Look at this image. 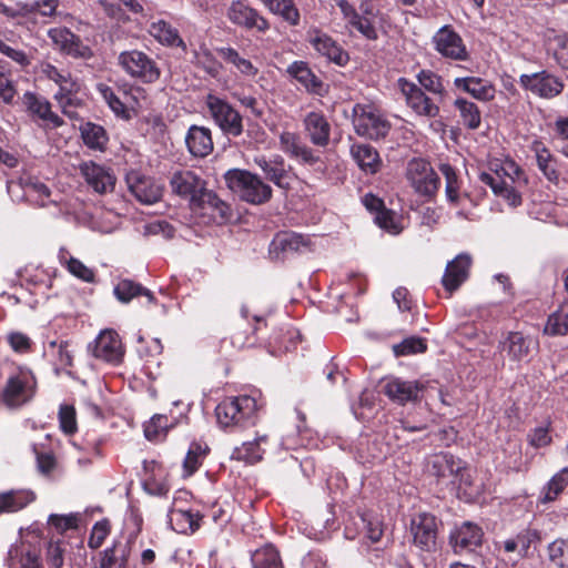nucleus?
<instances>
[{
	"mask_svg": "<svg viewBox=\"0 0 568 568\" xmlns=\"http://www.w3.org/2000/svg\"><path fill=\"white\" fill-rule=\"evenodd\" d=\"M258 406L248 395L226 397L215 408L219 425L223 428L246 427L255 423Z\"/></svg>",
	"mask_w": 568,
	"mask_h": 568,
	"instance_id": "obj_1",
	"label": "nucleus"
},
{
	"mask_svg": "<svg viewBox=\"0 0 568 568\" xmlns=\"http://www.w3.org/2000/svg\"><path fill=\"white\" fill-rule=\"evenodd\" d=\"M225 182L247 203L258 205L268 202L272 197V187L261 176L248 171L230 170L225 173Z\"/></svg>",
	"mask_w": 568,
	"mask_h": 568,
	"instance_id": "obj_2",
	"label": "nucleus"
},
{
	"mask_svg": "<svg viewBox=\"0 0 568 568\" xmlns=\"http://www.w3.org/2000/svg\"><path fill=\"white\" fill-rule=\"evenodd\" d=\"M353 126L359 136L371 140L383 139L390 130V123L378 108L362 103L353 108Z\"/></svg>",
	"mask_w": 568,
	"mask_h": 568,
	"instance_id": "obj_3",
	"label": "nucleus"
},
{
	"mask_svg": "<svg viewBox=\"0 0 568 568\" xmlns=\"http://www.w3.org/2000/svg\"><path fill=\"white\" fill-rule=\"evenodd\" d=\"M210 118L226 136L237 138L243 133V118L226 100L209 94L205 101Z\"/></svg>",
	"mask_w": 568,
	"mask_h": 568,
	"instance_id": "obj_4",
	"label": "nucleus"
},
{
	"mask_svg": "<svg viewBox=\"0 0 568 568\" xmlns=\"http://www.w3.org/2000/svg\"><path fill=\"white\" fill-rule=\"evenodd\" d=\"M119 65L132 78L143 83L159 80L161 71L155 61L139 50L123 51L118 57Z\"/></svg>",
	"mask_w": 568,
	"mask_h": 568,
	"instance_id": "obj_5",
	"label": "nucleus"
},
{
	"mask_svg": "<svg viewBox=\"0 0 568 568\" xmlns=\"http://www.w3.org/2000/svg\"><path fill=\"white\" fill-rule=\"evenodd\" d=\"M410 534L413 544L422 551L434 552L437 550V520L436 517L420 513L410 520Z\"/></svg>",
	"mask_w": 568,
	"mask_h": 568,
	"instance_id": "obj_6",
	"label": "nucleus"
},
{
	"mask_svg": "<svg viewBox=\"0 0 568 568\" xmlns=\"http://www.w3.org/2000/svg\"><path fill=\"white\" fill-rule=\"evenodd\" d=\"M519 83L534 95L548 100L558 97L565 87L559 77L545 70L531 74H521Z\"/></svg>",
	"mask_w": 568,
	"mask_h": 568,
	"instance_id": "obj_7",
	"label": "nucleus"
},
{
	"mask_svg": "<svg viewBox=\"0 0 568 568\" xmlns=\"http://www.w3.org/2000/svg\"><path fill=\"white\" fill-rule=\"evenodd\" d=\"M407 179L414 190L425 196H433L438 187L440 180L430 164L420 159H414L407 166Z\"/></svg>",
	"mask_w": 568,
	"mask_h": 568,
	"instance_id": "obj_8",
	"label": "nucleus"
},
{
	"mask_svg": "<svg viewBox=\"0 0 568 568\" xmlns=\"http://www.w3.org/2000/svg\"><path fill=\"white\" fill-rule=\"evenodd\" d=\"M432 43L436 52L445 59L455 61L468 59L464 40L450 26L439 28L432 37Z\"/></svg>",
	"mask_w": 568,
	"mask_h": 568,
	"instance_id": "obj_9",
	"label": "nucleus"
},
{
	"mask_svg": "<svg viewBox=\"0 0 568 568\" xmlns=\"http://www.w3.org/2000/svg\"><path fill=\"white\" fill-rule=\"evenodd\" d=\"M33 384V377L27 371H19L17 374L11 375L2 392L3 403L10 408L28 403L34 393Z\"/></svg>",
	"mask_w": 568,
	"mask_h": 568,
	"instance_id": "obj_10",
	"label": "nucleus"
},
{
	"mask_svg": "<svg viewBox=\"0 0 568 568\" xmlns=\"http://www.w3.org/2000/svg\"><path fill=\"white\" fill-rule=\"evenodd\" d=\"M48 37L55 49L73 59L89 60L93 57V50L68 28H52Z\"/></svg>",
	"mask_w": 568,
	"mask_h": 568,
	"instance_id": "obj_11",
	"label": "nucleus"
},
{
	"mask_svg": "<svg viewBox=\"0 0 568 568\" xmlns=\"http://www.w3.org/2000/svg\"><path fill=\"white\" fill-rule=\"evenodd\" d=\"M397 83L402 94L405 97L406 104L417 115L436 118L439 114V106L416 83L405 78H399Z\"/></svg>",
	"mask_w": 568,
	"mask_h": 568,
	"instance_id": "obj_12",
	"label": "nucleus"
},
{
	"mask_svg": "<svg viewBox=\"0 0 568 568\" xmlns=\"http://www.w3.org/2000/svg\"><path fill=\"white\" fill-rule=\"evenodd\" d=\"M306 40L317 53L337 65H345L349 61L348 53L331 36L317 28L307 31Z\"/></svg>",
	"mask_w": 568,
	"mask_h": 568,
	"instance_id": "obj_13",
	"label": "nucleus"
},
{
	"mask_svg": "<svg viewBox=\"0 0 568 568\" xmlns=\"http://www.w3.org/2000/svg\"><path fill=\"white\" fill-rule=\"evenodd\" d=\"M383 393L394 403L405 405L416 402L424 389V385L417 381H404L399 377H388L383 381Z\"/></svg>",
	"mask_w": 568,
	"mask_h": 568,
	"instance_id": "obj_14",
	"label": "nucleus"
},
{
	"mask_svg": "<svg viewBox=\"0 0 568 568\" xmlns=\"http://www.w3.org/2000/svg\"><path fill=\"white\" fill-rule=\"evenodd\" d=\"M125 181L130 192L143 204H153L162 196V187L139 171L128 172Z\"/></svg>",
	"mask_w": 568,
	"mask_h": 568,
	"instance_id": "obj_15",
	"label": "nucleus"
},
{
	"mask_svg": "<svg viewBox=\"0 0 568 568\" xmlns=\"http://www.w3.org/2000/svg\"><path fill=\"white\" fill-rule=\"evenodd\" d=\"M227 18L236 26L246 29H257L261 32L268 30V21L244 1H233L227 10Z\"/></svg>",
	"mask_w": 568,
	"mask_h": 568,
	"instance_id": "obj_16",
	"label": "nucleus"
},
{
	"mask_svg": "<svg viewBox=\"0 0 568 568\" xmlns=\"http://www.w3.org/2000/svg\"><path fill=\"white\" fill-rule=\"evenodd\" d=\"M92 354L95 358L119 364L124 355L119 334L113 329H104L95 338Z\"/></svg>",
	"mask_w": 568,
	"mask_h": 568,
	"instance_id": "obj_17",
	"label": "nucleus"
},
{
	"mask_svg": "<svg viewBox=\"0 0 568 568\" xmlns=\"http://www.w3.org/2000/svg\"><path fill=\"white\" fill-rule=\"evenodd\" d=\"M38 69L41 79H45L58 85L59 90L54 93V95H70L71 93L79 92L80 84L72 77L69 70L59 69L58 67L48 61L41 62Z\"/></svg>",
	"mask_w": 568,
	"mask_h": 568,
	"instance_id": "obj_18",
	"label": "nucleus"
},
{
	"mask_svg": "<svg viewBox=\"0 0 568 568\" xmlns=\"http://www.w3.org/2000/svg\"><path fill=\"white\" fill-rule=\"evenodd\" d=\"M483 530L477 525L465 521L450 532L449 542L455 554L473 551L481 545Z\"/></svg>",
	"mask_w": 568,
	"mask_h": 568,
	"instance_id": "obj_19",
	"label": "nucleus"
},
{
	"mask_svg": "<svg viewBox=\"0 0 568 568\" xmlns=\"http://www.w3.org/2000/svg\"><path fill=\"white\" fill-rule=\"evenodd\" d=\"M172 191L183 197H190L193 203L205 190L204 182L191 170H178L170 178Z\"/></svg>",
	"mask_w": 568,
	"mask_h": 568,
	"instance_id": "obj_20",
	"label": "nucleus"
},
{
	"mask_svg": "<svg viewBox=\"0 0 568 568\" xmlns=\"http://www.w3.org/2000/svg\"><path fill=\"white\" fill-rule=\"evenodd\" d=\"M85 182L100 194L112 192L115 185V176L110 169L94 162H85L80 166Z\"/></svg>",
	"mask_w": 568,
	"mask_h": 568,
	"instance_id": "obj_21",
	"label": "nucleus"
},
{
	"mask_svg": "<svg viewBox=\"0 0 568 568\" xmlns=\"http://www.w3.org/2000/svg\"><path fill=\"white\" fill-rule=\"evenodd\" d=\"M471 265V257L462 253L446 265L442 280L443 286L449 293L456 291L468 277Z\"/></svg>",
	"mask_w": 568,
	"mask_h": 568,
	"instance_id": "obj_22",
	"label": "nucleus"
},
{
	"mask_svg": "<svg viewBox=\"0 0 568 568\" xmlns=\"http://www.w3.org/2000/svg\"><path fill=\"white\" fill-rule=\"evenodd\" d=\"M286 72L308 93L321 97L326 93L324 82L312 71L307 62L294 61L287 67Z\"/></svg>",
	"mask_w": 568,
	"mask_h": 568,
	"instance_id": "obj_23",
	"label": "nucleus"
},
{
	"mask_svg": "<svg viewBox=\"0 0 568 568\" xmlns=\"http://www.w3.org/2000/svg\"><path fill=\"white\" fill-rule=\"evenodd\" d=\"M280 144L283 152L303 164L313 165L320 160V156L293 132H283L280 135Z\"/></svg>",
	"mask_w": 568,
	"mask_h": 568,
	"instance_id": "obj_24",
	"label": "nucleus"
},
{
	"mask_svg": "<svg viewBox=\"0 0 568 568\" xmlns=\"http://www.w3.org/2000/svg\"><path fill=\"white\" fill-rule=\"evenodd\" d=\"M254 163L263 171L266 179L281 189H288V172L285 161L281 155L266 158L264 155L255 156Z\"/></svg>",
	"mask_w": 568,
	"mask_h": 568,
	"instance_id": "obj_25",
	"label": "nucleus"
},
{
	"mask_svg": "<svg viewBox=\"0 0 568 568\" xmlns=\"http://www.w3.org/2000/svg\"><path fill=\"white\" fill-rule=\"evenodd\" d=\"M185 144L193 156H207L213 151L211 130L205 126L191 125L185 135Z\"/></svg>",
	"mask_w": 568,
	"mask_h": 568,
	"instance_id": "obj_26",
	"label": "nucleus"
},
{
	"mask_svg": "<svg viewBox=\"0 0 568 568\" xmlns=\"http://www.w3.org/2000/svg\"><path fill=\"white\" fill-rule=\"evenodd\" d=\"M303 122L314 145L325 148L329 143L331 125L322 112L307 113Z\"/></svg>",
	"mask_w": 568,
	"mask_h": 568,
	"instance_id": "obj_27",
	"label": "nucleus"
},
{
	"mask_svg": "<svg viewBox=\"0 0 568 568\" xmlns=\"http://www.w3.org/2000/svg\"><path fill=\"white\" fill-rule=\"evenodd\" d=\"M454 85L481 102H489L495 99V87L489 81L481 78H456Z\"/></svg>",
	"mask_w": 568,
	"mask_h": 568,
	"instance_id": "obj_28",
	"label": "nucleus"
},
{
	"mask_svg": "<svg viewBox=\"0 0 568 568\" xmlns=\"http://www.w3.org/2000/svg\"><path fill=\"white\" fill-rule=\"evenodd\" d=\"M536 341L524 336L519 332H510L507 337L501 342V349L507 352L513 361H525L528 358L531 351L536 348Z\"/></svg>",
	"mask_w": 568,
	"mask_h": 568,
	"instance_id": "obj_29",
	"label": "nucleus"
},
{
	"mask_svg": "<svg viewBox=\"0 0 568 568\" xmlns=\"http://www.w3.org/2000/svg\"><path fill=\"white\" fill-rule=\"evenodd\" d=\"M24 103L28 110L42 120L45 125H50L51 128H60L63 125V120L57 113L52 112L51 104L47 99L27 92L24 94Z\"/></svg>",
	"mask_w": 568,
	"mask_h": 568,
	"instance_id": "obj_30",
	"label": "nucleus"
},
{
	"mask_svg": "<svg viewBox=\"0 0 568 568\" xmlns=\"http://www.w3.org/2000/svg\"><path fill=\"white\" fill-rule=\"evenodd\" d=\"M427 467L433 476L442 479L457 476L464 468V464L448 453H440L430 457Z\"/></svg>",
	"mask_w": 568,
	"mask_h": 568,
	"instance_id": "obj_31",
	"label": "nucleus"
},
{
	"mask_svg": "<svg viewBox=\"0 0 568 568\" xmlns=\"http://www.w3.org/2000/svg\"><path fill=\"white\" fill-rule=\"evenodd\" d=\"M306 246L303 235L294 232H281L275 235L270 244V255L278 260L282 254L297 252Z\"/></svg>",
	"mask_w": 568,
	"mask_h": 568,
	"instance_id": "obj_32",
	"label": "nucleus"
},
{
	"mask_svg": "<svg viewBox=\"0 0 568 568\" xmlns=\"http://www.w3.org/2000/svg\"><path fill=\"white\" fill-rule=\"evenodd\" d=\"M351 154L365 173L375 174L381 168L379 154L372 145L354 144Z\"/></svg>",
	"mask_w": 568,
	"mask_h": 568,
	"instance_id": "obj_33",
	"label": "nucleus"
},
{
	"mask_svg": "<svg viewBox=\"0 0 568 568\" xmlns=\"http://www.w3.org/2000/svg\"><path fill=\"white\" fill-rule=\"evenodd\" d=\"M197 203L205 213L211 214L219 223L225 222L230 217V207L215 193L204 190L199 195Z\"/></svg>",
	"mask_w": 568,
	"mask_h": 568,
	"instance_id": "obj_34",
	"label": "nucleus"
},
{
	"mask_svg": "<svg viewBox=\"0 0 568 568\" xmlns=\"http://www.w3.org/2000/svg\"><path fill=\"white\" fill-rule=\"evenodd\" d=\"M267 442L268 437L266 435L257 436L252 442H245L241 446L234 448L232 458L248 464H255L262 459L265 452L263 446H265Z\"/></svg>",
	"mask_w": 568,
	"mask_h": 568,
	"instance_id": "obj_35",
	"label": "nucleus"
},
{
	"mask_svg": "<svg viewBox=\"0 0 568 568\" xmlns=\"http://www.w3.org/2000/svg\"><path fill=\"white\" fill-rule=\"evenodd\" d=\"M150 33L162 44L179 47L184 51L186 50V44L180 37L179 31L164 20L152 22Z\"/></svg>",
	"mask_w": 568,
	"mask_h": 568,
	"instance_id": "obj_36",
	"label": "nucleus"
},
{
	"mask_svg": "<svg viewBox=\"0 0 568 568\" xmlns=\"http://www.w3.org/2000/svg\"><path fill=\"white\" fill-rule=\"evenodd\" d=\"M113 293L121 303H129L132 298L138 296L146 297L149 304H152L155 301V297L150 290L131 280H121L114 286Z\"/></svg>",
	"mask_w": 568,
	"mask_h": 568,
	"instance_id": "obj_37",
	"label": "nucleus"
},
{
	"mask_svg": "<svg viewBox=\"0 0 568 568\" xmlns=\"http://www.w3.org/2000/svg\"><path fill=\"white\" fill-rule=\"evenodd\" d=\"M83 143L92 150L103 151L106 148L109 136L102 125L85 122L80 126Z\"/></svg>",
	"mask_w": 568,
	"mask_h": 568,
	"instance_id": "obj_38",
	"label": "nucleus"
},
{
	"mask_svg": "<svg viewBox=\"0 0 568 568\" xmlns=\"http://www.w3.org/2000/svg\"><path fill=\"white\" fill-rule=\"evenodd\" d=\"M217 53L225 62L232 64L244 77L254 78L258 73V69L248 59L242 57L234 48H219Z\"/></svg>",
	"mask_w": 568,
	"mask_h": 568,
	"instance_id": "obj_39",
	"label": "nucleus"
},
{
	"mask_svg": "<svg viewBox=\"0 0 568 568\" xmlns=\"http://www.w3.org/2000/svg\"><path fill=\"white\" fill-rule=\"evenodd\" d=\"M567 486L568 467H564L558 473H556L545 485L540 493L539 501L541 504H547L556 500Z\"/></svg>",
	"mask_w": 568,
	"mask_h": 568,
	"instance_id": "obj_40",
	"label": "nucleus"
},
{
	"mask_svg": "<svg viewBox=\"0 0 568 568\" xmlns=\"http://www.w3.org/2000/svg\"><path fill=\"white\" fill-rule=\"evenodd\" d=\"M34 494L29 490L8 491L0 494V514L14 513L33 501Z\"/></svg>",
	"mask_w": 568,
	"mask_h": 568,
	"instance_id": "obj_41",
	"label": "nucleus"
},
{
	"mask_svg": "<svg viewBox=\"0 0 568 568\" xmlns=\"http://www.w3.org/2000/svg\"><path fill=\"white\" fill-rule=\"evenodd\" d=\"M531 150L535 152L538 169L545 178L550 182L558 180V173L555 169L554 158L550 151L540 141H534Z\"/></svg>",
	"mask_w": 568,
	"mask_h": 568,
	"instance_id": "obj_42",
	"label": "nucleus"
},
{
	"mask_svg": "<svg viewBox=\"0 0 568 568\" xmlns=\"http://www.w3.org/2000/svg\"><path fill=\"white\" fill-rule=\"evenodd\" d=\"M59 0H33L21 3V12L24 16L36 14L52 21L59 16Z\"/></svg>",
	"mask_w": 568,
	"mask_h": 568,
	"instance_id": "obj_43",
	"label": "nucleus"
},
{
	"mask_svg": "<svg viewBox=\"0 0 568 568\" xmlns=\"http://www.w3.org/2000/svg\"><path fill=\"white\" fill-rule=\"evenodd\" d=\"M201 516L191 510H172L170 521L175 525L174 529L180 534L194 532L200 527Z\"/></svg>",
	"mask_w": 568,
	"mask_h": 568,
	"instance_id": "obj_44",
	"label": "nucleus"
},
{
	"mask_svg": "<svg viewBox=\"0 0 568 568\" xmlns=\"http://www.w3.org/2000/svg\"><path fill=\"white\" fill-rule=\"evenodd\" d=\"M544 332L548 335L568 334V301L562 302L559 307L548 316Z\"/></svg>",
	"mask_w": 568,
	"mask_h": 568,
	"instance_id": "obj_45",
	"label": "nucleus"
},
{
	"mask_svg": "<svg viewBox=\"0 0 568 568\" xmlns=\"http://www.w3.org/2000/svg\"><path fill=\"white\" fill-rule=\"evenodd\" d=\"M455 108L459 111L463 124L470 130H476L481 123V113L478 106L466 99L458 98L454 102Z\"/></svg>",
	"mask_w": 568,
	"mask_h": 568,
	"instance_id": "obj_46",
	"label": "nucleus"
},
{
	"mask_svg": "<svg viewBox=\"0 0 568 568\" xmlns=\"http://www.w3.org/2000/svg\"><path fill=\"white\" fill-rule=\"evenodd\" d=\"M19 560L22 568H41L39 554L36 550L23 551L22 545H12L8 551V566L11 568Z\"/></svg>",
	"mask_w": 568,
	"mask_h": 568,
	"instance_id": "obj_47",
	"label": "nucleus"
},
{
	"mask_svg": "<svg viewBox=\"0 0 568 568\" xmlns=\"http://www.w3.org/2000/svg\"><path fill=\"white\" fill-rule=\"evenodd\" d=\"M439 171L445 178V194L448 202L457 204L460 195V181L456 170L448 163H442Z\"/></svg>",
	"mask_w": 568,
	"mask_h": 568,
	"instance_id": "obj_48",
	"label": "nucleus"
},
{
	"mask_svg": "<svg viewBox=\"0 0 568 568\" xmlns=\"http://www.w3.org/2000/svg\"><path fill=\"white\" fill-rule=\"evenodd\" d=\"M253 568H283L278 551L271 545L257 549L251 557Z\"/></svg>",
	"mask_w": 568,
	"mask_h": 568,
	"instance_id": "obj_49",
	"label": "nucleus"
},
{
	"mask_svg": "<svg viewBox=\"0 0 568 568\" xmlns=\"http://www.w3.org/2000/svg\"><path fill=\"white\" fill-rule=\"evenodd\" d=\"M128 555L126 545L114 544L103 551L100 568H122L126 562Z\"/></svg>",
	"mask_w": 568,
	"mask_h": 568,
	"instance_id": "obj_50",
	"label": "nucleus"
},
{
	"mask_svg": "<svg viewBox=\"0 0 568 568\" xmlns=\"http://www.w3.org/2000/svg\"><path fill=\"white\" fill-rule=\"evenodd\" d=\"M64 254L67 252L64 250H61L60 252V260L63 264H65L68 271L75 277L82 280L87 283L94 282V272L87 265H84L80 260L70 256L69 258H65Z\"/></svg>",
	"mask_w": 568,
	"mask_h": 568,
	"instance_id": "obj_51",
	"label": "nucleus"
},
{
	"mask_svg": "<svg viewBox=\"0 0 568 568\" xmlns=\"http://www.w3.org/2000/svg\"><path fill=\"white\" fill-rule=\"evenodd\" d=\"M548 558L558 568H568V539L558 538L547 547Z\"/></svg>",
	"mask_w": 568,
	"mask_h": 568,
	"instance_id": "obj_52",
	"label": "nucleus"
},
{
	"mask_svg": "<svg viewBox=\"0 0 568 568\" xmlns=\"http://www.w3.org/2000/svg\"><path fill=\"white\" fill-rule=\"evenodd\" d=\"M548 48L559 65L568 69V34H555L548 39Z\"/></svg>",
	"mask_w": 568,
	"mask_h": 568,
	"instance_id": "obj_53",
	"label": "nucleus"
},
{
	"mask_svg": "<svg viewBox=\"0 0 568 568\" xmlns=\"http://www.w3.org/2000/svg\"><path fill=\"white\" fill-rule=\"evenodd\" d=\"M416 78L419 83L418 87L423 88L424 90L439 97H443L446 93L442 77L437 73L430 70H422L418 72Z\"/></svg>",
	"mask_w": 568,
	"mask_h": 568,
	"instance_id": "obj_54",
	"label": "nucleus"
},
{
	"mask_svg": "<svg viewBox=\"0 0 568 568\" xmlns=\"http://www.w3.org/2000/svg\"><path fill=\"white\" fill-rule=\"evenodd\" d=\"M207 450H209L207 446H202L199 443L191 444V446L187 450V454L184 458V462H183V467H184L186 475L190 476L199 469L204 457L207 454Z\"/></svg>",
	"mask_w": 568,
	"mask_h": 568,
	"instance_id": "obj_55",
	"label": "nucleus"
},
{
	"mask_svg": "<svg viewBox=\"0 0 568 568\" xmlns=\"http://www.w3.org/2000/svg\"><path fill=\"white\" fill-rule=\"evenodd\" d=\"M426 342L422 337H408L402 343L394 345L393 349L396 356H406L426 351Z\"/></svg>",
	"mask_w": 568,
	"mask_h": 568,
	"instance_id": "obj_56",
	"label": "nucleus"
},
{
	"mask_svg": "<svg viewBox=\"0 0 568 568\" xmlns=\"http://www.w3.org/2000/svg\"><path fill=\"white\" fill-rule=\"evenodd\" d=\"M60 429L65 435H72L78 429L77 414L72 405L63 404L59 408Z\"/></svg>",
	"mask_w": 568,
	"mask_h": 568,
	"instance_id": "obj_57",
	"label": "nucleus"
},
{
	"mask_svg": "<svg viewBox=\"0 0 568 568\" xmlns=\"http://www.w3.org/2000/svg\"><path fill=\"white\" fill-rule=\"evenodd\" d=\"M169 419L165 415H155L144 427V435L149 440H158L164 436L169 428Z\"/></svg>",
	"mask_w": 568,
	"mask_h": 568,
	"instance_id": "obj_58",
	"label": "nucleus"
},
{
	"mask_svg": "<svg viewBox=\"0 0 568 568\" xmlns=\"http://www.w3.org/2000/svg\"><path fill=\"white\" fill-rule=\"evenodd\" d=\"M518 546V557L525 558L528 556L531 545L540 540V534L536 529H524L516 535Z\"/></svg>",
	"mask_w": 568,
	"mask_h": 568,
	"instance_id": "obj_59",
	"label": "nucleus"
},
{
	"mask_svg": "<svg viewBox=\"0 0 568 568\" xmlns=\"http://www.w3.org/2000/svg\"><path fill=\"white\" fill-rule=\"evenodd\" d=\"M53 98L64 115L71 120L79 119L77 109L82 105V100L77 97V93H71L70 95H53Z\"/></svg>",
	"mask_w": 568,
	"mask_h": 568,
	"instance_id": "obj_60",
	"label": "nucleus"
},
{
	"mask_svg": "<svg viewBox=\"0 0 568 568\" xmlns=\"http://www.w3.org/2000/svg\"><path fill=\"white\" fill-rule=\"evenodd\" d=\"M0 53L11 59L20 68L24 69L31 64L32 57L26 51L9 45L6 41L0 39Z\"/></svg>",
	"mask_w": 568,
	"mask_h": 568,
	"instance_id": "obj_61",
	"label": "nucleus"
},
{
	"mask_svg": "<svg viewBox=\"0 0 568 568\" xmlns=\"http://www.w3.org/2000/svg\"><path fill=\"white\" fill-rule=\"evenodd\" d=\"M354 28L357 32H359L365 39L369 41H376L378 39V32L375 27V21L368 18L359 17L351 20L348 24Z\"/></svg>",
	"mask_w": 568,
	"mask_h": 568,
	"instance_id": "obj_62",
	"label": "nucleus"
},
{
	"mask_svg": "<svg viewBox=\"0 0 568 568\" xmlns=\"http://www.w3.org/2000/svg\"><path fill=\"white\" fill-rule=\"evenodd\" d=\"M99 91L101 92L103 99L108 103V105L111 108V110L122 118L129 119V113L125 108L124 102H122L113 92L111 88L108 85L101 84L99 87Z\"/></svg>",
	"mask_w": 568,
	"mask_h": 568,
	"instance_id": "obj_63",
	"label": "nucleus"
},
{
	"mask_svg": "<svg viewBox=\"0 0 568 568\" xmlns=\"http://www.w3.org/2000/svg\"><path fill=\"white\" fill-rule=\"evenodd\" d=\"M10 75L7 63L0 60V98L7 103L11 102L16 93Z\"/></svg>",
	"mask_w": 568,
	"mask_h": 568,
	"instance_id": "obj_64",
	"label": "nucleus"
}]
</instances>
